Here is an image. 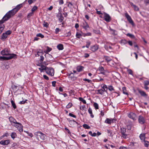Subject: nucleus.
<instances>
[{"mask_svg": "<svg viewBox=\"0 0 149 149\" xmlns=\"http://www.w3.org/2000/svg\"><path fill=\"white\" fill-rule=\"evenodd\" d=\"M22 7V4L17 5L15 8L9 11L3 17L2 19L0 21V23H3L5 21L9 19L11 16L14 15L19 9Z\"/></svg>", "mask_w": 149, "mask_h": 149, "instance_id": "obj_1", "label": "nucleus"}, {"mask_svg": "<svg viewBox=\"0 0 149 149\" xmlns=\"http://www.w3.org/2000/svg\"><path fill=\"white\" fill-rule=\"evenodd\" d=\"M17 55L12 54L7 57L0 56V60H9L12 58H17Z\"/></svg>", "mask_w": 149, "mask_h": 149, "instance_id": "obj_2", "label": "nucleus"}, {"mask_svg": "<svg viewBox=\"0 0 149 149\" xmlns=\"http://www.w3.org/2000/svg\"><path fill=\"white\" fill-rule=\"evenodd\" d=\"M120 133L121 135V137L123 139H126L128 138V134L126 133V129L124 127H121L120 128Z\"/></svg>", "mask_w": 149, "mask_h": 149, "instance_id": "obj_3", "label": "nucleus"}, {"mask_svg": "<svg viewBox=\"0 0 149 149\" xmlns=\"http://www.w3.org/2000/svg\"><path fill=\"white\" fill-rule=\"evenodd\" d=\"M45 72L47 74L52 77L54 76V70L52 68L47 67V69H46Z\"/></svg>", "mask_w": 149, "mask_h": 149, "instance_id": "obj_4", "label": "nucleus"}, {"mask_svg": "<svg viewBox=\"0 0 149 149\" xmlns=\"http://www.w3.org/2000/svg\"><path fill=\"white\" fill-rule=\"evenodd\" d=\"M1 54L2 55H6L9 56L11 54H10V49L8 48H6L2 50L1 52Z\"/></svg>", "mask_w": 149, "mask_h": 149, "instance_id": "obj_5", "label": "nucleus"}, {"mask_svg": "<svg viewBox=\"0 0 149 149\" xmlns=\"http://www.w3.org/2000/svg\"><path fill=\"white\" fill-rule=\"evenodd\" d=\"M11 33V31H8L5 33H3L1 36V39L4 41L7 38L8 35H9Z\"/></svg>", "mask_w": 149, "mask_h": 149, "instance_id": "obj_6", "label": "nucleus"}, {"mask_svg": "<svg viewBox=\"0 0 149 149\" xmlns=\"http://www.w3.org/2000/svg\"><path fill=\"white\" fill-rule=\"evenodd\" d=\"M13 126L17 128L18 130L20 132H23V127L21 123L17 122V123H16V124L13 125Z\"/></svg>", "mask_w": 149, "mask_h": 149, "instance_id": "obj_7", "label": "nucleus"}, {"mask_svg": "<svg viewBox=\"0 0 149 149\" xmlns=\"http://www.w3.org/2000/svg\"><path fill=\"white\" fill-rule=\"evenodd\" d=\"M98 71H100L99 74H101L104 75H106V73L108 72L107 70H104V68L102 66H100L98 69Z\"/></svg>", "mask_w": 149, "mask_h": 149, "instance_id": "obj_8", "label": "nucleus"}, {"mask_svg": "<svg viewBox=\"0 0 149 149\" xmlns=\"http://www.w3.org/2000/svg\"><path fill=\"white\" fill-rule=\"evenodd\" d=\"M103 14L104 20L107 22H109L111 20V17L108 14L105 13H104Z\"/></svg>", "mask_w": 149, "mask_h": 149, "instance_id": "obj_9", "label": "nucleus"}, {"mask_svg": "<svg viewBox=\"0 0 149 149\" xmlns=\"http://www.w3.org/2000/svg\"><path fill=\"white\" fill-rule=\"evenodd\" d=\"M129 118L135 121L136 120V114L133 112H131L128 114Z\"/></svg>", "mask_w": 149, "mask_h": 149, "instance_id": "obj_10", "label": "nucleus"}, {"mask_svg": "<svg viewBox=\"0 0 149 149\" xmlns=\"http://www.w3.org/2000/svg\"><path fill=\"white\" fill-rule=\"evenodd\" d=\"M116 120L114 118H107L105 120L104 123L109 124H110L111 123L115 122Z\"/></svg>", "mask_w": 149, "mask_h": 149, "instance_id": "obj_11", "label": "nucleus"}, {"mask_svg": "<svg viewBox=\"0 0 149 149\" xmlns=\"http://www.w3.org/2000/svg\"><path fill=\"white\" fill-rule=\"evenodd\" d=\"M35 134L37 136H39L40 138L42 140L45 139V135L41 132L38 131L35 132Z\"/></svg>", "mask_w": 149, "mask_h": 149, "instance_id": "obj_12", "label": "nucleus"}, {"mask_svg": "<svg viewBox=\"0 0 149 149\" xmlns=\"http://www.w3.org/2000/svg\"><path fill=\"white\" fill-rule=\"evenodd\" d=\"M125 17L127 19L129 22L132 25H133L134 24V22L131 17L127 13H125Z\"/></svg>", "mask_w": 149, "mask_h": 149, "instance_id": "obj_13", "label": "nucleus"}, {"mask_svg": "<svg viewBox=\"0 0 149 149\" xmlns=\"http://www.w3.org/2000/svg\"><path fill=\"white\" fill-rule=\"evenodd\" d=\"M52 50V49L51 48H50L48 46L47 47V50L46 51L44 52L46 54L45 55V56L46 57V56H48L49 57H52V56L48 53V52H49Z\"/></svg>", "mask_w": 149, "mask_h": 149, "instance_id": "obj_14", "label": "nucleus"}, {"mask_svg": "<svg viewBox=\"0 0 149 149\" xmlns=\"http://www.w3.org/2000/svg\"><path fill=\"white\" fill-rule=\"evenodd\" d=\"M139 123L141 124H143L145 122V120L144 117L142 116H139L138 118Z\"/></svg>", "mask_w": 149, "mask_h": 149, "instance_id": "obj_15", "label": "nucleus"}, {"mask_svg": "<svg viewBox=\"0 0 149 149\" xmlns=\"http://www.w3.org/2000/svg\"><path fill=\"white\" fill-rule=\"evenodd\" d=\"M99 48V45L95 44L91 47L90 49L93 52H95L97 51Z\"/></svg>", "mask_w": 149, "mask_h": 149, "instance_id": "obj_16", "label": "nucleus"}, {"mask_svg": "<svg viewBox=\"0 0 149 149\" xmlns=\"http://www.w3.org/2000/svg\"><path fill=\"white\" fill-rule=\"evenodd\" d=\"M9 120L11 123V124L13 126V123L15 124L17 122L15 119L13 117H10L9 118Z\"/></svg>", "mask_w": 149, "mask_h": 149, "instance_id": "obj_17", "label": "nucleus"}, {"mask_svg": "<svg viewBox=\"0 0 149 149\" xmlns=\"http://www.w3.org/2000/svg\"><path fill=\"white\" fill-rule=\"evenodd\" d=\"M10 143V141L8 140H2L0 141V144L3 145H7Z\"/></svg>", "mask_w": 149, "mask_h": 149, "instance_id": "obj_18", "label": "nucleus"}, {"mask_svg": "<svg viewBox=\"0 0 149 149\" xmlns=\"http://www.w3.org/2000/svg\"><path fill=\"white\" fill-rule=\"evenodd\" d=\"M82 27L85 30H87L89 28V26L87 22L85 21L83 23Z\"/></svg>", "mask_w": 149, "mask_h": 149, "instance_id": "obj_19", "label": "nucleus"}, {"mask_svg": "<svg viewBox=\"0 0 149 149\" xmlns=\"http://www.w3.org/2000/svg\"><path fill=\"white\" fill-rule=\"evenodd\" d=\"M47 67L45 66L42 65H41L40 67L38 68V69L40 70V72H44V70L45 71L46 69H47Z\"/></svg>", "mask_w": 149, "mask_h": 149, "instance_id": "obj_20", "label": "nucleus"}, {"mask_svg": "<svg viewBox=\"0 0 149 149\" xmlns=\"http://www.w3.org/2000/svg\"><path fill=\"white\" fill-rule=\"evenodd\" d=\"M130 4L134 9V10L136 11H138L139 10V8L138 6L134 5L132 2H130Z\"/></svg>", "mask_w": 149, "mask_h": 149, "instance_id": "obj_21", "label": "nucleus"}, {"mask_svg": "<svg viewBox=\"0 0 149 149\" xmlns=\"http://www.w3.org/2000/svg\"><path fill=\"white\" fill-rule=\"evenodd\" d=\"M84 68L83 66L79 65L77 67L76 70L77 72H79L83 71Z\"/></svg>", "mask_w": 149, "mask_h": 149, "instance_id": "obj_22", "label": "nucleus"}, {"mask_svg": "<svg viewBox=\"0 0 149 149\" xmlns=\"http://www.w3.org/2000/svg\"><path fill=\"white\" fill-rule=\"evenodd\" d=\"M138 92L139 93L141 94V95L142 96L146 97L147 96V94L144 91H143L139 90H138Z\"/></svg>", "mask_w": 149, "mask_h": 149, "instance_id": "obj_23", "label": "nucleus"}, {"mask_svg": "<svg viewBox=\"0 0 149 149\" xmlns=\"http://www.w3.org/2000/svg\"><path fill=\"white\" fill-rule=\"evenodd\" d=\"M58 15H59V17L58 18V19L59 21L60 22H62L64 19L63 17V16L62 13H58Z\"/></svg>", "mask_w": 149, "mask_h": 149, "instance_id": "obj_24", "label": "nucleus"}, {"mask_svg": "<svg viewBox=\"0 0 149 149\" xmlns=\"http://www.w3.org/2000/svg\"><path fill=\"white\" fill-rule=\"evenodd\" d=\"M139 137L141 140L145 141V134H141L140 135Z\"/></svg>", "mask_w": 149, "mask_h": 149, "instance_id": "obj_25", "label": "nucleus"}, {"mask_svg": "<svg viewBox=\"0 0 149 149\" xmlns=\"http://www.w3.org/2000/svg\"><path fill=\"white\" fill-rule=\"evenodd\" d=\"M57 48L59 50H62L63 49V45L61 44H59L57 46Z\"/></svg>", "mask_w": 149, "mask_h": 149, "instance_id": "obj_26", "label": "nucleus"}, {"mask_svg": "<svg viewBox=\"0 0 149 149\" xmlns=\"http://www.w3.org/2000/svg\"><path fill=\"white\" fill-rule=\"evenodd\" d=\"M88 113L90 114L91 117L92 118H93L94 116L93 114L92 110L91 108H89L88 109Z\"/></svg>", "mask_w": 149, "mask_h": 149, "instance_id": "obj_27", "label": "nucleus"}, {"mask_svg": "<svg viewBox=\"0 0 149 149\" xmlns=\"http://www.w3.org/2000/svg\"><path fill=\"white\" fill-rule=\"evenodd\" d=\"M68 75L69 76V78H70L72 80H74V76L73 73L71 72Z\"/></svg>", "mask_w": 149, "mask_h": 149, "instance_id": "obj_28", "label": "nucleus"}, {"mask_svg": "<svg viewBox=\"0 0 149 149\" xmlns=\"http://www.w3.org/2000/svg\"><path fill=\"white\" fill-rule=\"evenodd\" d=\"M82 33V32H77L76 34V37L77 38H80L81 36H82L81 34Z\"/></svg>", "mask_w": 149, "mask_h": 149, "instance_id": "obj_29", "label": "nucleus"}, {"mask_svg": "<svg viewBox=\"0 0 149 149\" xmlns=\"http://www.w3.org/2000/svg\"><path fill=\"white\" fill-rule=\"evenodd\" d=\"M11 103L12 106L14 108V109H15L17 108L16 105L15 104V103L13 101V100H11L10 101Z\"/></svg>", "mask_w": 149, "mask_h": 149, "instance_id": "obj_30", "label": "nucleus"}, {"mask_svg": "<svg viewBox=\"0 0 149 149\" xmlns=\"http://www.w3.org/2000/svg\"><path fill=\"white\" fill-rule=\"evenodd\" d=\"M104 58L105 60L107 62H109L112 60V59L109 56H104Z\"/></svg>", "mask_w": 149, "mask_h": 149, "instance_id": "obj_31", "label": "nucleus"}, {"mask_svg": "<svg viewBox=\"0 0 149 149\" xmlns=\"http://www.w3.org/2000/svg\"><path fill=\"white\" fill-rule=\"evenodd\" d=\"M110 30L111 31L112 34L114 35H116L117 34V31L113 29L110 28Z\"/></svg>", "mask_w": 149, "mask_h": 149, "instance_id": "obj_32", "label": "nucleus"}, {"mask_svg": "<svg viewBox=\"0 0 149 149\" xmlns=\"http://www.w3.org/2000/svg\"><path fill=\"white\" fill-rule=\"evenodd\" d=\"M68 121L69 122V124L71 125H74L75 124V123H76V121L74 120H69L68 119Z\"/></svg>", "mask_w": 149, "mask_h": 149, "instance_id": "obj_33", "label": "nucleus"}, {"mask_svg": "<svg viewBox=\"0 0 149 149\" xmlns=\"http://www.w3.org/2000/svg\"><path fill=\"white\" fill-rule=\"evenodd\" d=\"M43 54L42 53V50H40V51H38L37 52V54H36V56H38L40 55H42Z\"/></svg>", "mask_w": 149, "mask_h": 149, "instance_id": "obj_34", "label": "nucleus"}, {"mask_svg": "<svg viewBox=\"0 0 149 149\" xmlns=\"http://www.w3.org/2000/svg\"><path fill=\"white\" fill-rule=\"evenodd\" d=\"M10 136L11 138L13 139H15L17 136V134L15 132H12Z\"/></svg>", "mask_w": 149, "mask_h": 149, "instance_id": "obj_35", "label": "nucleus"}, {"mask_svg": "<svg viewBox=\"0 0 149 149\" xmlns=\"http://www.w3.org/2000/svg\"><path fill=\"white\" fill-rule=\"evenodd\" d=\"M126 36H128L132 38H135V37L134 35L130 33H128L126 34Z\"/></svg>", "mask_w": 149, "mask_h": 149, "instance_id": "obj_36", "label": "nucleus"}, {"mask_svg": "<svg viewBox=\"0 0 149 149\" xmlns=\"http://www.w3.org/2000/svg\"><path fill=\"white\" fill-rule=\"evenodd\" d=\"M97 91L98 93L102 95L104 94V92L105 91L102 89H100L98 90Z\"/></svg>", "mask_w": 149, "mask_h": 149, "instance_id": "obj_37", "label": "nucleus"}, {"mask_svg": "<svg viewBox=\"0 0 149 149\" xmlns=\"http://www.w3.org/2000/svg\"><path fill=\"white\" fill-rule=\"evenodd\" d=\"M3 23H0V34L2 32V31L4 29L3 25L2 24Z\"/></svg>", "mask_w": 149, "mask_h": 149, "instance_id": "obj_38", "label": "nucleus"}, {"mask_svg": "<svg viewBox=\"0 0 149 149\" xmlns=\"http://www.w3.org/2000/svg\"><path fill=\"white\" fill-rule=\"evenodd\" d=\"M83 81H87L88 83L92 84V81L91 80L88 79H83Z\"/></svg>", "mask_w": 149, "mask_h": 149, "instance_id": "obj_39", "label": "nucleus"}, {"mask_svg": "<svg viewBox=\"0 0 149 149\" xmlns=\"http://www.w3.org/2000/svg\"><path fill=\"white\" fill-rule=\"evenodd\" d=\"M102 88L105 91H107V86L105 84H103V86H102Z\"/></svg>", "mask_w": 149, "mask_h": 149, "instance_id": "obj_40", "label": "nucleus"}, {"mask_svg": "<svg viewBox=\"0 0 149 149\" xmlns=\"http://www.w3.org/2000/svg\"><path fill=\"white\" fill-rule=\"evenodd\" d=\"M122 91L123 93L125 94H127V92H126V87H123L122 88Z\"/></svg>", "mask_w": 149, "mask_h": 149, "instance_id": "obj_41", "label": "nucleus"}, {"mask_svg": "<svg viewBox=\"0 0 149 149\" xmlns=\"http://www.w3.org/2000/svg\"><path fill=\"white\" fill-rule=\"evenodd\" d=\"M37 9H38V7L36 6H35L31 9V12H33H33H34V11H35L36 10H37Z\"/></svg>", "mask_w": 149, "mask_h": 149, "instance_id": "obj_42", "label": "nucleus"}, {"mask_svg": "<svg viewBox=\"0 0 149 149\" xmlns=\"http://www.w3.org/2000/svg\"><path fill=\"white\" fill-rule=\"evenodd\" d=\"M93 105L95 109H99L98 105L97 103L94 102Z\"/></svg>", "mask_w": 149, "mask_h": 149, "instance_id": "obj_43", "label": "nucleus"}, {"mask_svg": "<svg viewBox=\"0 0 149 149\" xmlns=\"http://www.w3.org/2000/svg\"><path fill=\"white\" fill-rule=\"evenodd\" d=\"M79 100L80 101L82 102L84 104H86V100L84 99L83 98L81 97H79Z\"/></svg>", "mask_w": 149, "mask_h": 149, "instance_id": "obj_44", "label": "nucleus"}, {"mask_svg": "<svg viewBox=\"0 0 149 149\" xmlns=\"http://www.w3.org/2000/svg\"><path fill=\"white\" fill-rule=\"evenodd\" d=\"M108 89L110 91H114L115 90L112 86H109L108 87Z\"/></svg>", "mask_w": 149, "mask_h": 149, "instance_id": "obj_45", "label": "nucleus"}, {"mask_svg": "<svg viewBox=\"0 0 149 149\" xmlns=\"http://www.w3.org/2000/svg\"><path fill=\"white\" fill-rule=\"evenodd\" d=\"M86 47L87 48H88L91 44V42L89 41H87L86 42Z\"/></svg>", "mask_w": 149, "mask_h": 149, "instance_id": "obj_46", "label": "nucleus"}, {"mask_svg": "<svg viewBox=\"0 0 149 149\" xmlns=\"http://www.w3.org/2000/svg\"><path fill=\"white\" fill-rule=\"evenodd\" d=\"M83 126L84 128L86 129H89L90 128V127L86 124H84Z\"/></svg>", "mask_w": 149, "mask_h": 149, "instance_id": "obj_47", "label": "nucleus"}, {"mask_svg": "<svg viewBox=\"0 0 149 149\" xmlns=\"http://www.w3.org/2000/svg\"><path fill=\"white\" fill-rule=\"evenodd\" d=\"M36 36L37 37H40L41 38H43L44 37V35L41 33H39L38 34H37Z\"/></svg>", "mask_w": 149, "mask_h": 149, "instance_id": "obj_48", "label": "nucleus"}, {"mask_svg": "<svg viewBox=\"0 0 149 149\" xmlns=\"http://www.w3.org/2000/svg\"><path fill=\"white\" fill-rule=\"evenodd\" d=\"M121 42L122 43L125 44L127 43V41L125 39H123L121 40Z\"/></svg>", "mask_w": 149, "mask_h": 149, "instance_id": "obj_49", "label": "nucleus"}, {"mask_svg": "<svg viewBox=\"0 0 149 149\" xmlns=\"http://www.w3.org/2000/svg\"><path fill=\"white\" fill-rule=\"evenodd\" d=\"M43 25L44 27H47L48 26V24L47 22H46L45 21L43 22Z\"/></svg>", "mask_w": 149, "mask_h": 149, "instance_id": "obj_50", "label": "nucleus"}, {"mask_svg": "<svg viewBox=\"0 0 149 149\" xmlns=\"http://www.w3.org/2000/svg\"><path fill=\"white\" fill-rule=\"evenodd\" d=\"M72 106V104L70 102L66 106V108L69 109Z\"/></svg>", "mask_w": 149, "mask_h": 149, "instance_id": "obj_51", "label": "nucleus"}, {"mask_svg": "<svg viewBox=\"0 0 149 149\" xmlns=\"http://www.w3.org/2000/svg\"><path fill=\"white\" fill-rule=\"evenodd\" d=\"M144 86H148L149 85V81L148 80L145 81L144 82Z\"/></svg>", "mask_w": 149, "mask_h": 149, "instance_id": "obj_52", "label": "nucleus"}, {"mask_svg": "<svg viewBox=\"0 0 149 149\" xmlns=\"http://www.w3.org/2000/svg\"><path fill=\"white\" fill-rule=\"evenodd\" d=\"M67 3L68 4V6L69 8H72L73 6L72 4L70 2H67Z\"/></svg>", "mask_w": 149, "mask_h": 149, "instance_id": "obj_53", "label": "nucleus"}, {"mask_svg": "<svg viewBox=\"0 0 149 149\" xmlns=\"http://www.w3.org/2000/svg\"><path fill=\"white\" fill-rule=\"evenodd\" d=\"M93 32L94 33L97 34H99L100 33V31L97 29L94 30Z\"/></svg>", "mask_w": 149, "mask_h": 149, "instance_id": "obj_54", "label": "nucleus"}, {"mask_svg": "<svg viewBox=\"0 0 149 149\" xmlns=\"http://www.w3.org/2000/svg\"><path fill=\"white\" fill-rule=\"evenodd\" d=\"M44 59V58L42 55L40 56V62L41 63H42Z\"/></svg>", "mask_w": 149, "mask_h": 149, "instance_id": "obj_55", "label": "nucleus"}, {"mask_svg": "<svg viewBox=\"0 0 149 149\" xmlns=\"http://www.w3.org/2000/svg\"><path fill=\"white\" fill-rule=\"evenodd\" d=\"M127 71L129 74L132 75H133V72L131 70L128 69L127 70Z\"/></svg>", "mask_w": 149, "mask_h": 149, "instance_id": "obj_56", "label": "nucleus"}, {"mask_svg": "<svg viewBox=\"0 0 149 149\" xmlns=\"http://www.w3.org/2000/svg\"><path fill=\"white\" fill-rule=\"evenodd\" d=\"M104 48L106 49L107 50H108L109 49H112V47H111L110 46H109L108 47L107 46L105 45L104 46Z\"/></svg>", "mask_w": 149, "mask_h": 149, "instance_id": "obj_57", "label": "nucleus"}, {"mask_svg": "<svg viewBox=\"0 0 149 149\" xmlns=\"http://www.w3.org/2000/svg\"><path fill=\"white\" fill-rule=\"evenodd\" d=\"M33 14V13L31 12L29 13L27 15V18H29L31 16H32Z\"/></svg>", "mask_w": 149, "mask_h": 149, "instance_id": "obj_58", "label": "nucleus"}, {"mask_svg": "<svg viewBox=\"0 0 149 149\" xmlns=\"http://www.w3.org/2000/svg\"><path fill=\"white\" fill-rule=\"evenodd\" d=\"M144 141V145L146 147H148V142L147 141Z\"/></svg>", "mask_w": 149, "mask_h": 149, "instance_id": "obj_59", "label": "nucleus"}, {"mask_svg": "<svg viewBox=\"0 0 149 149\" xmlns=\"http://www.w3.org/2000/svg\"><path fill=\"white\" fill-rule=\"evenodd\" d=\"M36 0H28V2L29 4H31L34 2Z\"/></svg>", "mask_w": 149, "mask_h": 149, "instance_id": "obj_60", "label": "nucleus"}, {"mask_svg": "<svg viewBox=\"0 0 149 149\" xmlns=\"http://www.w3.org/2000/svg\"><path fill=\"white\" fill-rule=\"evenodd\" d=\"M107 132L109 136H111L112 134V132L110 130H107Z\"/></svg>", "mask_w": 149, "mask_h": 149, "instance_id": "obj_61", "label": "nucleus"}, {"mask_svg": "<svg viewBox=\"0 0 149 149\" xmlns=\"http://www.w3.org/2000/svg\"><path fill=\"white\" fill-rule=\"evenodd\" d=\"M27 100H22V101H20L19 102V104H23L25 103L26 101H27Z\"/></svg>", "mask_w": 149, "mask_h": 149, "instance_id": "obj_62", "label": "nucleus"}, {"mask_svg": "<svg viewBox=\"0 0 149 149\" xmlns=\"http://www.w3.org/2000/svg\"><path fill=\"white\" fill-rule=\"evenodd\" d=\"M60 31V29L58 28H56L55 30V32L56 34H57Z\"/></svg>", "mask_w": 149, "mask_h": 149, "instance_id": "obj_63", "label": "nucleus"}, {"mask_svg": "<svg viewBox=\"0 0 149 149\" xmlns=\"http://www.w3.org/2000/svg\"><path fill=\"white\" fill-rule=\"evenodd\" d=\"M144 3L146 5L149 4V0H146L144 1Z\"/></svg>", "mask_w": 149, "mask_h": 149, "instance_id": "obj_64", "label": "nucleus"}]
</instances>
